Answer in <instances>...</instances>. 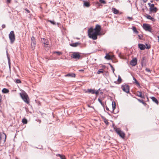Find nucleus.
I'll return each instance as SVG.
<instances>
[{
    "instance_id": "f257e3e1",
    "label": "nucleus",
    "mask_w": 159,
    "mask_h": 159,
    "mask_svg": "<svg viewBox=\"0 0 159 159\" xmlns=\"http://www.w3.org/2000/svg\"><path fill=\"white\" fill-rule=\"evenodd\" d=\"M88 32L89 37L93 40L97 39L98 35H99V34L94 31V30L92 28H91L88 30Z\"/></svg>"
},
{
    "instance_id": "f03ea898",
    "label": "nucleus",
    "mask_w": 159,
    "mask_h": 159,
    "mask_svg": "<svg viewBox=\"0 0 159 159\" xmlns=\"http://www.w3.org/2000/svg\"><path fill=\"white\" fill-rule=\"evenodd\" d=\"M20 95L21 98L25 103L27 104L29 103V98L28 95L25 92L20 93Z\"/></svg>"
},
{
    "instance_id": "7ed1b4c3",
    "label": "nucleus",
    "mask_w": 159,
    "mask_h": 159,
    "mask_svg": "<svg viewBox=\"0 0 159 159\" xmlns=\"http://www.w3.org/2000/svg\"><path fill=\"white\" fill-rule=\"evenodd\" d=\"M114 129L117 134L119 135L122 139H124L125 136V133L122 131H121L119 128H116L114 127Z\"/></svg>"
},
{
    "instance_id": "20e7f679",
    "label": "nucleus",
    "mask_w": 159,
    "mask_h": 159,
    "mask_svg": "<svg viewBox=\"0 0 159 159\" xmlns=\"http://www.w3.org/2000/svg\"><path fill=\"white\" fill-rule=\"evenodd\" d=\"M9 36L11 43H13L15 39V35L14 31H11L9 35Z\"/></svg>"
},
{
    "instance_id": "39448f33",
    "label": "nucleus",
    "mask_w": 159,
    "mask_h": 159,
    "mask_svg": "<svg viewBox=\"0 0 159 159\" xmlns=\"http://www.w3.org/2000/svg\"><path fill=\"white\" fill-rule=\"evenodd\" d=\"M122 90L126 93H128L129 92V86L127 84H123L121 87Z\"/></svg>"
},
{
    "instance_id": "423d86ee",
    "label": "nucleus",
    "mask_w": 159,
    "mask_h": 159,
    "mask_svg": "<svg viewBox=\"0 0 159 159\" xmlns=\"http://www.w3.org/2000/svg\"><path fill=\"white\" fill-rule=\"evenodd\" d=\"M81 56L78 52H74L72 54L71 57L74 59H80Z\"/></svg>"
},
{
    "instance_id": "0eeeda50",
    "label": "nucleus",
    "mask_w": 159,
    "mask_h": 159,
    "mask_svg": "<svg viewBox=\"0 0 159 159\" xmlns=\"http://www.w3.org/2000/svg\"><path fill=\"white\" fill-rule=\"evenodd\" d=\"M143 27L144 29L146 31L151 32L152 28L149 25L143 24Z\"/></svg>"
},
{
    "instance_id": "6e6552de",
    "label": "nucleus",
    "mask_w": 159,
    "mask_h": 159,
    "mask_svg": "<svg viewBox=\"0 0 159 159\" xmlns=\"http://www.w3.org/2000/svg\"><path fill=\"white\" fill-rule=\"evenodd\" d=\"M94 31L99 34L100 31L101 30V26L99 25H96L95 28L93 29Z\"/></svg>"
},
{
    "instance_id": "1a4fd4ad",
    "label": "nucleus",
    "mask_w": 159,
    "mask_h": 159,
    "mask_svg": "<svg viewBox=\"0 0 159 159\" xmlns=\"http://www.w3.org/2000/svg\"><path fill=\"white\" fill-rule=\"evenodd\" d=\"M158 9L156 7H154L152 8H149V14H151L152 13H155L157 11Z\"/></svg>"
},
{
    "instance_id": "9d476101",
    "label": "nucleus",
    "mask_w": 159,
    "mask_h": 159,
    "mask_svg": "<svg viewBox=\"0 0 159 159\" xmlns=\"http://www.w3.org/2000/svg\"><path fill=\"white\" fill-rule=\"evenodd\" d=\"M31 46L33 48H34L36 45L35 38L33 36L31 38Z\"/></svg>"
},
{
    "instance_id": "9b49d317",
    "label": "nucleus",
    "mask_w": 159,
    "mask_h": 159,
    "mask_svg": "<svg viewBox=\"0 0 159 159\" xmlns=\"http://www.w3.org/2000/svg\"><path fill=\"white\" fill-rule=\"evenodd\" d=\"M137 63V60L136 58H133L130 62V64L133 66H135Z\"/></svg>"
},
{
    "instance_id": "f8f14e48",
    "label": "nucleus",
    "mask_w": 159,
    "mask_h": 159,
    "mask_svg": "<svg viewBox=\"0 0 159 159\" xmlns=\"http://www.w3.org/2000/svg\"><path fill=\"white\" fill-rule=\"evenodd\" d=\"M6 135L4 133H0V142L3 139V141L5 142L6 141Z\"/></svg>"
},
{
    "instance_id": "ddd939ff",
    "label": "nucleus",
    "mask_w": 159,
    "mask_h": 159,
    "mask_svg": "<svg viewBox=\"0 0 159 159\" xmlns=\"http://www.w3.org/2000/svg\"><path fill=\"white\" fill-rule=\"evenodd\" d=\"M150 98L152 100L156 103L157 105H158L159 104V102L158 100L156 98L154 97H150Z\"/></svg>"
},
{
    "instance_id": "4468645a",
    "label": "nucleus",
    "mask_w": 159,
    "mask_h": 159,
    "mask_svg": "<svg viewBox=\"0 0 159 159\" xmlns=\"http://www.w3.org/2000/svg\"><path fill=\"white\" fill-rule=\"evenodd\" d=\"M139 48L141 50H144L146 48V47L144 44L141 43H139L138 44Z\"/></svg>"
},
{
    "instance_id": "2eb2a0df",
    "label": "nucleus",
    "mask_w": 159,
    "mask_h": 159,
    "mask_svg": "<svg viewBox=\"0 0 159 159\" xmlns=\"http://www.w3.org/2000/svg\"><path fill=\"white\" fill-rule=\"evenodd\" d=\"M42 42L43 43V44L45 45V47L46 45H48L49 44V42H48V40L44 38H43L42 40Z\"/></svg>"
},
{
    "instance_id": "dca6fc26",
    "label": "nucleus",
    "mask_w": 159,
    "mask_h": 159,
    "mask_svg": "<svg viewBox=\"0 0 159 159\" xmlns=\"http://www.w3.org/2000/svg\"><path fill=\"white\" fill-rule=\"evenodd\" d=\"M145 16L147 18V19H149L151 20L152 21H154L155 20V19L153 17H152L150 15H148V14H146Z\"/></svg>"
},
{
    "instance_id": "f3484780",
    "label": "nucleus",
    "mask_w": 159,
    "mask_h": 159,
    "mask_svg": "<svg viewBox=\"0 0 159 159\" xmlns=\"http://www.w3.org/2000/svg\"><path fill=\"white\" fill-rule=\"evenodd\" d=\"M80 44V42H77L74 43H71L70 44V45L73 47H76Z\"/></svg>"
},
{
    "instance_id": "a211bd4d",
    "label": "nucleus",
    "mask_w": 159,
    "mask_h": 159,
    "mask_svg": "<svg viewBox=\"0 0 159 159\" xmlns=\"http://www.w3.org/2000/svg\"><path fill=\"white\" fill-rule=\"evenodd\" d=\"M102 118L106 124L107 125H108L109 122H108V120L105 117L103 116H102Z\"/></svg>"
},
{
    "instance_id": "6ab92c4d",
    "label": "nucleus",
    "mask_w": 159,
    "mask_h": 159,
    "mask_svg": "<svg viewBox=\"0 0 159 159\" xmlns=\"http://www.w3.org/2000/svg\"><path fill=\"white\" fill-rule=\"evenodd\" d=\"M95 90L94 89H88L87 90V92L89 93H91L93 94L95 93Z\"/></svg>"
},
{
    "instance_id": "aec40b11",
    "label": "nucleus",
    "mask_w": 159,
    "mask_h": 159,
    "mask_svg": "<svg viewBox=\"0 0 159 159\" xmlns=\"http://www.w3.org/2000/svg\"><path fill=\"white\" fill-rule=\"evenodd\" d=\"M112 10L115 14H117L119 13V11L115 8H112Z\"/></svg>"
},
{
    "instance_id": "412c9836",
    "label": "nucleus",
    "mask_w": 159,
    "mask_h": 159,
    "mask_svg": "<svg viewBox=\"0 0 159 159\" xmlns=\"http://www.w3.org/2000/svg\"><path fill=\"white\" fill-rule=\"evenodd\" d=\"M84 6H85L87 7H89L90 6V4L89 3L87 2L84 1Z\"/></svg>"
},
{
    "instance_id": "4be33fe9",
    "label": "nucleus",
    "mask_w": 159,
    "mask_h": 159,
    "mask_svg": "<svg viewBox=\"0 0 159 159\" xmlns=\"http://www.w3.org/2000/svg\"><path fill=\"white\" fill-rule=\"evenodd\" d=\"M2 92L3 93H6L9 92V90L6 88H4L2 90Z\"/></svg>"
},
{
    "instance_id": "5701e85b",
    "label": "nucleus",
    "mask_w": 159,
    "mask_h": 159,
    "mask_svg": "<svg viewBox=\"0 0 159 159\" xmlns=\"http://www.w3.org/2000/svg\"><path fill=\"white\" fill-rule=\"evenodd\" d=\"M75 74H68L65 75L66 76L71 77H75Z\"/></svg>"
},
{
    "instance_id": "b1692460",
    "label": "nucleus",
    "mask_w": 159,
    "mask_h": 159,
    "mask_svg": "<svg viewBox=\"0 0 159 159\" xmlns=\"http://www.w3.org/2000/svg\"><path fill=\"white\" fill-rule=\"evenodd\" d=\"M105 58L107 60H110L111 59V57L110 55L108 54H106V56L105 57Z\"/></svg>"
},
{
    "instance_id": "393cba45",
    "label": "nucleus",
    "mask_w": 159,
    "mask_h": 159,
    "mask_svg": "<svg viewBox=\"0 0 159 159\" xmlns=\"http://www.w3.org/2000/svg\"><path fill=\"white\" fill-rule=\"evenodd\" d=\"M137 100L139 102L142 103L145 106H146L147 105V104L144 102V101L142 100H140L139 99H137Z\"/></svg>"
},
{
    "instance_id": "a878e982",
    "label": "nucleus",
    "mask_w": 159,
    "mask_h": 159,
    "mask_svg": "<svg viewBox=\"0 0 159 159\" xmlns=\"http://www.w3.org/2000/svg\"><path fill=\"white\" fill-rule=\"evenodd\" d=\"M112 111H113L116 108V103L114 102H112Z\"/></svg>"
},
{
    "instance_id": "bb28decb",
    "label": "nucleus",
    "mask_w": 159,
    "mask_h": 159,
    "mask_svg": "<svg viewBox=\"0 0 159 159\" xmlns=\"http://www.w3.org/2000/svg\"><path fill=\"white\" fill-rule=\"evenodd\" d=\"M132 30L136 34H138V32L136 30V28L135 27H132Z\"/></svg>"
},
{
    "instance_id": "cd10ccee",
    "label": "nucleus",
    "mask_w": 159,
    "mask_h": 159,
    "mask_svg": "<svg viewBox=\"0 0 159 159\" xmlns=\"http://www.w3.org/2000/svg\"><path fill=\"white\" fill-rule=\"evenodd\" d=\"M98 101L100 103V104H101L102 106L104 108V107H105L104 104L103 103H102V101L99 98H98Z\"/></svg>"
},
{
    "instance_id": "c85d7f7f",
    "label": "nucleus",
    "mask_w": 159,
    "mask_h": 159,
    "mask_svg": "<svg viewBox=\"0 0 159 159\" xmlns=\"http://www.w3.org/2000/svg\"><path fill=\"white\" fill-rule=\"evenodd\" d=\"M148 5H149L150 8H152L154 7V4H151L149 2L148 3Z\"/></svg>"
},
{
    "instance_id": "c756f323",
    "label": "nucleus",
    "mask_w": 159,
    "mask_h": 159,
    "mask_svg": "<svg viewBox=\"0 0 159 159\" xmlns=\"http://www.w3.org/2000/svg\"><path fill=\"white\" fill-rule=\"evenodd\" d=\"M133 80H134L135 82H134L136 84L138 85H139V83L137 81V80L134 77H133Z\"/></svg>"
},
{
    "instance_id": "7c9ffc66",
    "label": "nucleus",
    "mask_w": 159,
    "mask_h": 159,
    "mask_svg": "<svg viewBox=\"0 0 159 159\" xmlns=\"http://www.w3.org/2000/svg\"><path fill=\"white\" fill-rule=\"evenodd\" d=\"M22 122L24 124H26L27 123V120L26 119L24 118L22 120Z\"/></svg>"
},
{
    "instance_id": "2f4dec72",
    "label": "nucleus",
    "mask_w": 159,
    "mask_h": 159,
    "mask_svg": "<svg viewBox=\"0 0 159 159\" xmlns=\"http://www.w3.org/2000/svg\"><path fill=\"white\" fill-rule=\"evenodd\" d=\"M117 81L119 84H120L121 82L122 79L120 75H119V76H118V78L117 80Z\"/></svg>"
},
{
    "instance_id": "473e14b6",
    "label": "nucleus",
    "mask_w": 159,
    "mask_h": 159,
    "mask_svg": "<svg viewBox=\"0 0 159 159\" xmlns=\"http://www.w3.org/2000/svg\"><path fill=\"white\" fill-rule=\"evenodd\" d=\"M54 53H57V54L58 55H60L62 54V52H59V51H54L53 52Z\"/></svg>"
},
{
    "instance_id": "72a5a7b5",
    "label": "nucleus",
    "mask_w": 159,
    "mask_h": 159,
    "mask_svg": "<svg viewBox=\"0 0 159 159\" xmlns=\"http://www.w3.org/2000/svg\"><path fill=\"white\" fill-rule=\"evenodd\" d=\"M103 69H101L99 70L97 72V73L98 74H100V73H103Z\"/></svg>"
},
{
    "instance_id": "f704fd0d",
    "label": "nucleus",
    "mask_w": 159,
    "mask_h": 159,
    "mask_svg": "<svg viewBox=\"0 0 159 159\" xmlns=\"http://www.w3.org/2000/svg\"><path fill=\"white\" fill-rule=\"evenodd\" d=\"M56 156H59V157L61 159V158H63V157H64L65 156H63V155H61L60 154H57L56 155Z\"/></svg>"
},
{
    "instance_id": "c9c22d12",
    "label": "nucleus",
    "mask_w": 159,
    "mask_h": 159,
    "mask_svg": "<svg viewBox=\"0 0 159 159\" xmlns=\"http://www.w3.org/2000/svg\"><path fill=\"white\" fill-rule=\"evenodd\" d=\"M139 93V94H137V96L139 97H142V93L141 92L138 91L137 93Z\"/></svg>"
},
{
    "instance_id": "e433bc0d",
    "label": "nucleus",
    "mask_w": 159,
    "mask_h": 159,
    "mask_svg": "<svg viewBox=\"0 0 159 159\" xmlns=\"http://www.w3.org/2000/svg\"><path fill=\"white\" fill-rule=\"evenodd\" d=\"M48 21L50 22L53 25H56V22H54V21L49 20Z\"/></svg>"
},
{
    "instance_id": "4c0bfd02",
    "label": "nucleus",
    "mask_w": 159,
    "mask_h": 159,
    "mask_svg": "<svg viewBox=\"0 0 159 159\" xmlns=\"http://www.w3.org/2000/svg\"><path fill=\"white\" fill-rule=\"evenodd\" d=\"M100 2L101 3L106 4L105 1L104 0H99Z\"/></svg>"
},
{
    "instance_id": "58836bf2",
    "label": "nucleus",
    "mask_w": 159,
    "mask_h": 159,
    "mask_svg": "<svg viewBox=\"0 0 159 159\" xmlns=\"http://www.w3.org/2000/svg\"><path fill=\"white\" fill-rule=\"evenodd\" d=\"M146 48L147 49H149L151 48V46L150 44H146Z\"/></svg>"
},
{
    "instance_id": "ea45409f",
    "label": "nucleus",
    "mask_w": 159,
    "mask_h": 159,
    "mask_svg": "<svg viewBox=\"0 0 159 159\" xmlns=\"http://www.w3.org/2000/svg\"><path fill=\"white\" fill-rule=\"evenodd\" d=\"M16 82L17 83H21V81L19 79H16Z\"/></svg>"
},
{
    "instance_id": "a19ab883",
    "label": "nucleus",
    "mask_w": 159,
    "mask_h": 159,
    "mask_svg": "<svg viewBox=\"0 0 159 159\" xmlns=\"http://www.w3.org/2000/svg\"><path fill=\"white\" fill-rule=\"evenodd\" d=\"M144 60H145V57H143L142 58V60H141V64H143L144 63Z\"/></svg>"
},
{
    "instance_id": "79ce46f5",
    "label": "nucleus",
    "mask_w": 159,
    "mask_h": 159,
    "mask_svg": "<svg viewBox=\"0 0 159 159\" xmlns=\"http://www.w3.org/2000/svg\"><path fill=\"white\" fill-rule=\"evenodd\" d=\"M99 93V91H98V90H97L96 91H95V93L96 95H98V94Z\"/></svg>"
},
{
    "instance_id": "37998d69",
    "label": "nucleus",
    "mask_w": 159,
    "mask_h": 159,
    "mask_svg": "<svg viewBox=\"0 0 159 159\" xmlns=\"http://www.w3.org/2000/svg\"><path fill=\"white\" fill-rule=\"evenodd\" d=\"M111 68L113 72L114 73L115 69L112 66H111Z\"/></svg>"
},
{
    "instance_id": "c03bdc74",
    "label": "nucleus",
    "mask_w": 159,
    "mask_h": 159,
    "mask_svg": "<svg viewBox=\"0 0 159 159\" xmlns=\"http://www.w3.org/2000/svg\"><path fill=\"white\" fill-rule=\"evenodd\" d=\"M145 70L146 71L148 72H150V70L148 69V68H146L145 69Z\"/></svg>"
},
{
    "instance_id": "a18cd8bd",
    "label": "nucleus",
    "mask_w": 159,
    "mask_h": 159,
    "mask_svg": "<svg viewBox=\"0 0 159 159\" xmlns=\"http://www.w3.org/2000/svg\"><path fill=\"white\" fill-rule=\"evenodd\" d=\"M2 29H4V28H5V27H6V25H5L4 24H3L2 26Z\"/></svg>"
},
{
    "instance_id": "49530a36",
    "label": "nucleus",
    "mask_w": 159,
    "mask_h": 159,
    "mask_svg": "<svg viewBox=\"0 0 159 159\" xmlns=\"http://www.w3.org/2000/svg\"><path fill=\"white\" fill-rule=\"evenodd\" d=\"M88 107H92V108H93L94 109V107L91 106L90 105H88Z\"/></svg>"
},
{
    "instance_id": "de8ad7c7",
    "label": "nucleus",
    "mask_w": 159,
    "mask_h": 159,
    "mask_svg": "<svg viewBox=\"0 0 159 159\" xmlns=\"http://www.w3.org/2000/svg\"><path fill=\"white\" fill-rule=\"evenodd\" d=\"M25 10L28 13H29L30 12L29 11L28 9L26 8V9H25Z\"/></svg>"
},
{
    "instance_id": "09e8293b",
    "label": "nucleus",
    "mask_w": 159,
    "mask_h": 159,
    "mask_svg": "<svg viewBox=\"0 0 159 159\" xmlns=\"http://www.w3.org/2000/svg\"><path fill=\"white\" fill-rule=\"evenodd\" d=\"M7 2L10 3L11 1V0H7Z\"/></svg>"
},
{
    "instance_id": "8fccbe9b",
    "label": "nucleus",
    "mask_w": 159,
    "mask_h": 159,
    "mask_svg": "<svg viewBox=\"0 0 159 159\" xmlns=\"http://www.w3.org/2000/svg\"><path fill=\"white\" fill-rule=\"evenodd\" d=\"M138 36H139V39H142L141 36H140L139 35Z\"/></svg>"
},
{
    "instance_id": "3c124183",
    "label": "nucleus",
    "mask_w": 159,
    "mask_h": 159,
    "mask_svg": "<svg viewBox=\"0 0 159 159\" xmlns=\"http://www.w3.org/2000/svg\"><path fill=\"white\" fill-rule=\"evenodd\" d=\"M36 121H37L38 122H39V123H41V120H36Z\"/></svg>"
},
{
    "instance_id": "603ef678",
    "label": "nucleus",
    "mask_w": 159,
    "mask_h": 159,
    "mask_svg": "<svg viewBox=\"0 0 159 159\" xmlns=\"http://www.w3.org/2000/svg\"><path fill=\"white\" fill-rule=\"evenodd\" d=\"M106 109L107 111H109V108L107 107H106Z\"/></svg>"
},
{
    "instance_id": "864d4df0",
    "label": "nucleus",
    "mask_w": 159,
    "mask_h": 159,
    "mask_svg": "<svg viewBox=\"0 0 159 159\" xmlns=\"http://www.w3.org/2000/svg\"><path fill=\"white\" fill-rule=\"evenodd\" d=\"M127 18H128L129 19H132V17H128Z\"/></svg>"
},
{
    "instance_id": "5fc2aeb1",
    "label": "nucleus",
    "mask_w": 159,
    "mask_h": 159,
    "mask_svg": "<svg viewBox=\"0 0 159 159\" xmlns=\"http://www.w3.org/2000/svg\"><path fill=\"white\" fill-rule=\"evenodd\" d=\"M108 64L109 65H110V66L111 67V66H112L111 65V64L109 63Z\"/></svg>"
},
{
    "instance_id": "6e6d98bb",
    "label": "nucleus",
    "mask_w": 159,
    "mask_h": 159,
    "mask_svg": "<svg viewBox=\"0 0 159 159\" xmlns=\"http://www.w3.org/2000/svg\"><path fill=\"white\" fill-rule=\"evenodd\" d=\"M108 64L109 65H110V66L111 67V66H112L111 65V64L109 63Z\"/></svg>"
},
{
    "instance_id": "4d7b16f0",
    "label": "nucleus",
    "mask_w": 159,
    "mask_h": 159,
    "mask_svg": "<svg viewBox=\"0 0 159 159\" xmlns=\"http://www.w3.org/2000/svg\"><path fill=\"white\" fill-rule=\"evenodd\" d=\"M143 0V2H146L147 1V0Z\"/></svg>"
},
{
    "instance_id": "13d9d810",
    "label": "nucleus",
    "mask_w": 159,
    "mask_h": 159,
    "mask_svg": "<svg viewBox=\"0 0 159 159\" xmlns=\"http://www.w3.org/2000/svg\"><path fill=\"white\" fill-rule=\"evenodd\" d=\"M141 98H144V96H143L142 95V97H140Z\"/></svg>"
},
{
    "instance_id": "bf43d9fd",
    "label": "nucleus",
    "mask_w": 159,
    "mask_h": 159,
    "mask_svg": "<svg viewBox=\"0 0 159 159\" xmlns=\"http://www.w3.org/2000/svg\"><path fill=\"white\" fill-rule=\"evenodd\" d=\"M84 71V70H79V71Z\"/></svg>"
},
{
    "instance_id": "052dcab7",
    "label": "nucleus",
    "mask_w": 159,
    "mask_h": 159,
    "mask_svg": "<svg viewBox=\"0 0 159 159\" xmlns=\"http://www.w3.org/2000/svg\"><path fill=\"white\" fill-rule=\"evenodd\" d=\"M150 2H151L152 3L153 2V1L152 0H151Z\"/></svg>"
},
{
    "instance_id": "680f3d73",
    "label": "nucleus",
    "mask_w": 159,
    "mask_h": 159,
    "mask_svg": "<svg viewBox=\"0 0 159 159\" xmlns=\"http://www.w3.org/2000/svg\"><path fill=\"white\" fill-rule=\"evenodd\" d=\"M61 159H66L65 157H63V158H61Z\"/></svg>"
},
{
    "instance_id": "e2e57ef3",
    "label": "nucleus",
    "mask_w": 159,
    "mask_h": 159,
    "mask_svg": "<svg viewBox=\"0 0 159 159\" xmlns=\"http://www.w3.org/2000/svg\"><path fill=\"white\" fill-rule=\"evenodd\" d=\"M147 101H148V97H147Z\"/></svg>"
},
{
    "instance_id": "0e129e2a",
    "label": "nucleus",
    "mask_w": 159,
    "mask_h": 159,
    "mask_svg": "<svg viewBox=\"0 0 159 159\" xmlns=\"http://www.w3.org/2000/svg\"><path fill=\"white\" fill-rule=\"evenodd\" d=\"M100 90V89H99L98 90V91L99 92Z\"/></svg>"
},
{
    "instance_id": "69168bd1",
    "label": "nucleus",
    "mask_w": 159,
    "mask_h": 159,
    "mask_svg": "<svg viewBox=\"0 0 159 159\" xmlns=\"http://www.w3.org/2000/svg\"><path fill=\"white\" fill-rule=\"evenodd\" d=\"M101 93V94H102V92H101V93Z\"/></svg>"
}]
</instances>
